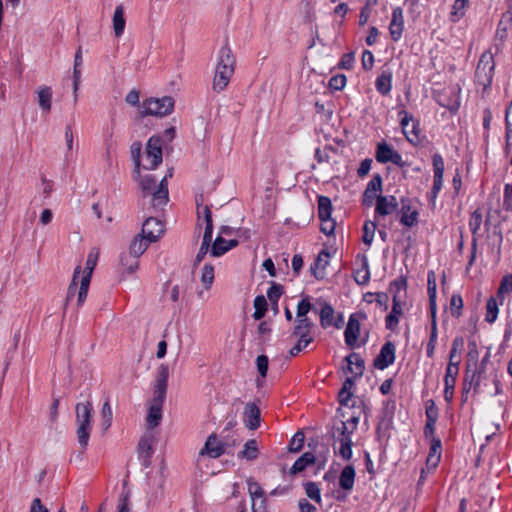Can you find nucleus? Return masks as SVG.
I'll use <instances>...</instances> for the list:
<instances>
[{"label": "nucleus", "mask_w": 512, "mask_h": 512, "mask_svg": "<svg viewBox=\"0 0 512 512\" xmlns=\"http://www.w3.org/2000/svg\"><path fill=\"white\" fill-rule=\"evenodd\" d=\"M359 423L358 416H351L346 420L335 421L331 429V437L335 452L344 460H350L352 457V434L357 429Z\"/></svg>", "instance_id": "1"}, {"label": "nucleus", "mask_w": 512, "mask_h": 512, "mask_svg": "<svg viewBox=\"0 0 512 512\" xmlns=\"http://www.w3.org/2000/svg\"><path fill=\"white\" fill-rule=\"evenodd\" d=\"M235 65L236 60L230 47L227 45L221 47L213 78V89L215 91L220 92L227 87L234 74Z\"/></svg>", "instance_id": "2"}, {"label": "nucleus", "mask_w": 512, "mask_h": 512, "mask_svg": "<svg viewBox=\"0 0 512 512\" xmlns=\"http://www.w3.org/2000/svg\"><path fill=\"white\" fill-rule=\"evenodd\" d=\"M76 413V435L78 443L82 450L88 446L93 422V406L91 402L77 403L75 407Z\"/></svg>", "instance_id": "3"}, {"label": "nucleus", "mask_w": 512, "mask_h": 512, "mask_svg": "<svg viewBox=\"0 0 512 512\" xmlns=\"http://www.w3.org/2000/svg\"><path fill=\"white\" fill-rule=\"evenodd\" d=\"M137 178H139L140 187L143 192V197L151 196L152 206L162 207L168 202V187L166 184V177H164L160 184L156 185V180L151 175H145L141 177L137 174H134Z\"/></svg>", "instance_id": "4"}, {"label": "nucleus", "mask_w": 512, "mask_h": 512, "mask_svg": "<svg viewBox=\"0 0 512 512\" xmlns=\"http://www.w3.org/2000/svg\"><path fill=\"white\" fill-rule=\"evenodd\" d=\"M197 215H198V226L204 225V233L202 238V243L199 248V251L195 257V264H199L206 254L210 252L211 242H212V234H213V221H212V213L208 206L198 205L197 207Z\"/></svg>", "instance_id": "5"}, {"label": "nucleus", "mask_w": 512, "mask_h": 512, "mask_svg": "<svg viewBox=\"0 0 512 512\" xmlns=\"http://www.w3.org/2000/svg\"><path fill=\"white\" fill-rule=\"evenodd\" d=\"M99 259V251L96 248H92L88 255L85 262V267L82 270L80 274V287L78 290V304L82 305L87 297L91 277L93 274V271L97 265Z\"/></svg>", "instance_id": "6"}, {"label": "nucleus", "mask_w": 512, "mask_h": 512, "mask_svg": "<svg viewBox=\"0 0 512 512\" xmlns=\"http://www.w3.org/2000/svg\"><path fill=\"white\" fill-rule=\"evenodd\" d=\"M142 116L164 117L174 109V99L170 96L162 98H149L142 103Z\"/></svg>", "instance_id": "7"}, {"label": "nucleus", "mask_w": 512, "mask_h": 512, "mask_svg": "<svg viewBox=\"0 0 512 512\" xmlns=\"http://www.w3.org/2000/svg\"><path fill=\"white\" fill-rule=\"evenodd\" d=\"M313 323L310 319H302L300 321H295V326L293 330V335L298 338L296 344L290 349V355L296 356L303 349H305L311 342H313L314 337L312 335Z\"/></svg>", "instance_id": "8"}, {"label": "nucleus", "mask_w": 512, "mask_h": 512, "mask_svg": "<svg viewBox=\"0 0 512 512\" xmlns=\"http://www.w3.org/2000/svg\"><path fill=\"white\" fill-rule=\"evenodd\" d=\"M495 69L494 56L491 51L482 53L475 71L477 82L484 88L492 83Z\"/></svg>", "instance_id": "9"}, {"label": "nucleus", "mask_w": 512, "mask_h": 512, "mask_svg": "<svg viewBox=\"0 0 512 512\" xmlns=\"http://www.w3.org/2000/svg\"><path fill=\"white\" fill-rule=\"evenodd\" d=\"M400 125L407 141L416 146L421 142L419 123L414 121L413 116L406 110L399 112Z\"/></svg>", "instance_id": "10"}, {"label": "nucleus", "mask_w": 512, "mask_h": 512, "mask_svg": "<svg viewBox=\"0 0 512 512\" xmlns=\"http://www.w3.org/2000/svg\"><path fill=\"white\" fill-rule=\"evenodd\" d=\"M146 162L145 169H155L162 162V140L158 136L149 138L146 145Z\"/></svg>", "instance_id": "11"}, {"label": "nucleus", "mask_w": 512, "mask_h": 512, "mask_svg": "<svg viewBox=\"0 0 512 512\" xmlns=\"http://www.w3.org/2000/svg\"><path fill=\"white\" fill-rule=\"evenodd\" d=\"M366 319L363 312L353 313L349 316L346 329L344 331L345 343L353 347L358 341L360 335V322Z\"/></svg>", "instance_id": "12"}, {"label": "nucleus", "mask_w": 512, "mask_h": 512, "mask_svg": "<svg viewBox=\"0 0 512 512\" xmlns=\"http://www.w3.org/2000/svg\"><path fill=\"white\" fill-rule=\"evenodd\" d=\"M375 158L379 163L385 164L391 162L399 167H404L405 162L400 153L394 150L385 141L378 143Z\"/></svg>", "instance_id": "13"}, {"label": "nucleus", "mask_w": 512, "mask_h": 512, "mask_svg": "<svg viewBox=\"0 0 512 512\" xmlns=\"http://www.w3.org/2000/svg\"><path fill=\"white\" fill-rule=\"evenodd\" d=\"M460 358L455 364L447 365L444 377V398L449 403L454 396V388L459 373Z\"/></svg>", "instance_id": "14"}, {"label": "nucleus", "mask_w": 512, "mask_h": 512, "mask_svg": "<svg viewBox=\"0 0 512 512\" xmlns=\"http://www.w3.org/2000/svg\"><path fill=\"white\" fill-rule=\"evenodd\" d=\"M395 352V345L390 341L386 342L374 359V367L379 370H384L392 365L395 361Z\"/></svg>", "instance_id": "15"}, {"label": "nucleus", "mask_w": 512, "mask_h": 512, "mask_svg": "<svg viewBox=\"0 0 512 512\" xmlns=\"http://www.w3.org/2000/svg\"><path fill=\"white\" fill-rule=\"evenodd\" d=\"M164 400V397L153 396L146 417L148 429H153L160 424L162 420V407Z\"/></svg>", "instance_id": "16"}, {"label": "nucleus", "mask_w": 512, "mask_h": 512, "mask_svg": "<svg viewBox=\"0 0 512 512\" xmlns=\"http://www.w3.org/2000/svg\"><path fill=\"white\" fill-rule=\"evenodd\" d=\"M141 233L152 243L156 242L164 233V224L155 217H149L144 221Z\"/></svg>", "instance_id": "17"}, {"label": "nucleus", "mask_w": 512, "mask_h": 512, "mask_svg": "<svg viewBox=\"0 0 512 512\" xmlns=\"http://www.w3.org/2000/svg\"><path fill=\"white\" fill-rule=\"evenodd\" d=\"M398 208L397 198L393 195H378L375 204V218L390 215Z\"/></svg>", "instance_id": "18"}, {"label": "nucleus", "mask_w": 512, "mask_h": 512, "mask_svg": "<svg viewBox=\"0 0 512 512\" xmlns=\"http://www.w3.org/2000/svg\"><path fill=\"white\" fill-rule=\"evenodd\" d=\"M139 268V259L127 251H123L119 257L118 272L122 277H128L136 273Z\"/></svg>", "instance_id": "19"}, {"label": "nucleus", "mask_w": 512, "mask_h": 512, "mask_svg": "<svg viewBox=\"0 0 512 512\" xmlns=\"http://www.w3.org/2000/svg\"><path fill=\"white\" fill-rule=\"evenodd\" d=\"M248 492L252 499V512H265L266 498L262 487L257 482L250 480L248 482Z\"/></svg>", "instance_id": "20"}, {"label": "nucleus", "mask_w": 512, "mask_h": 512, "mask_svg": "<svg viewBox=\"0 0 512 512\" xmlns=\"http://www.w3.org/2000/svg\"><path fill=\"white\" fill-rule=\"evenodd\" d=\"M382 176L380 174H374L372 179L368 182L366 189L363 193V204L371 206L373 201H377V196L382 191Z\"/></svg>", "instance_id": "21"}, {"label": "nucleus", "mask_w": 512, "mask_h": 512, "mask_svg": "<svg viewBox=\"0 0 512 512\" xmlns=\"http://www.w3.org/2000/svg\"><path fill=\"white\" fill-rule=\"evenodd\" d=\"M35 94L39 109L43 114L48 115L52 110V88L47 85H40L36 88Z\"/></svg>", "instance_id": "22"}, {"label": "nucleus", "mask_w": 512, "mask_h": 512, "mask_svg": "<svg viewBox=\"0 0 512 512\" xmlns=\"http://www.w3.org/2000/svg\"><path fill=\"white\" fill-rule=\"evenodd\" d=\"M225 445L218 440L215 434L208 436L200 455H207L211 458H218L225 453Z\"/></svg>", "instance_id": "23"}, {"label": "nucleus", "mask_w": 512, "mask_h": 512, "mask_svg": "<svg viewBox=\"0 0 512 512\" xmlns=\"http://www.w3.org/2000/svg\"><path fill=\"white\" fill-rule=\"evenodd\" d=\"M330 253L322 250L310 266V272L316 279H323L326 275L325 270L330 263Z\"/></svg>", "instance_id": "24"}, {"label": "nucleus", "mask_w": 512, "mask_h": 512, "mask_svg": "<svg viewBox=\"0 0 512 512\" xmlns=\"http://www.w3.org/2000/svg\"><path fill=\"white\" fill-rule=\"evenodd\" d=\"M404 29L403 10L400 7L392 11L391 22L389 25L390 36L394 41L400 40Z\"/></svg>", "instance_id": "25"}, {"label": "nucleus", "mask_w": 512, "mask_h": 512, "mask_svg": "<svg viewBox=\"0 0 512 512\" xmlns=\"http://www.w3.org/2000/svg\"><path fill=\"white\" fill-rule=\"evenodd\" d=\"M168 378L169 367L166 364H161L157 369L153 396L166 397Z\"/></svg>", "instance_id": "26"}, {"label": "nucleus", "mask_w": 512, "mask_h": 512, "mask_svg": "<svg viewBox=\"0 0 512 512\" xmlns=\"http://www.w3.org/2000/svg\"><path fill=\"white\" fill-rule=\"evenodd\" d=\"M432 164H433L434 176H433V186H432L431 190H434V192L440 193L442 186H443V174H444V169H445L443 157L438 153L434 154L432 157Z\"/></svg>", "instance_id": "27"}, {"label": "nucleus", "mask_w": 512, "mask_h": 512, "mask_svg": "<svg viewBox=\"0 0 512 512\" xmlns=\"http://www.w3.org/2000/svg\"><path fill=\"white\" fill-rule=\"evenodd\" d=\"M243 422L250 430L260 426V410L255 403H247L243 412Z\"/></svg>", "instance_id": "28"}, {"label": "nucleus", "mask_w": 512, "mask_h": 512, "mask_svg": "<svg viewBox=\"0 0 512 512\" xmlns=\"http://www.w3.org/2000/svg\"><path fill=\"white\" fill-rule=\"evenodd\" d=\"M238 243L239 241L236 239L226 240L224 237L218 235L211 246L210 254L213 257H220L236 247Z\"/></svg>", "instance_id": "29"}, {"label": "nucleus", "mask_w": 512, "mask_h": 512, "mask_svg": "<svg viewBox=\"0 0 512 512\" xmlns=\"http://www.w3.org/2000/svg\"><path fill=\"white\" fill-rule=\"evenodd\" d=\"M393 73L390 68H383L375 81V88L381 95H388L392 89Z\"/></svg>", "instance_id": "30"}, {"label": "nucleus", "mask_w": 512, "mask_h": 512, "mask_svg": "<svg viewBox=\"0 0 512 512\" xmlns=\"http://www.w3.org/2000/svg\"><path fill=\"white\" fill-rule=\"evenodd\" d=\"M403 314L402 305L400 303V297L395 294L393 296V305L391 312L386 316L385 322H386V328L389 330H395L398 326L400 317Z\"/></svg>", "instance_id": "31"}, {"label": "nucleus", "mask_w": 512, "mask_h": 512, "mask_svg": "<svg viewBox=\"0 0 512 512\" xmlns=\"http://www.w3.org/2000/svg\"><path fill=\"white\" fill-rule=\"evenodd\" d=\"M150 243L152 242L148 240L145 235L140 233L133 238L127 252L139 259L140 256L147 250Z\"/></svg>", "instance_id": "32"}, {"label": "nucleus", "mask_w": 512, "mask_h": 512, "mask_svg": "<svg viewBox=\"0 0 512 512\" xmlns=\"http://www.w3.org/2000/svg\"><path fill=\"white\" fill-rule=\"evenodd\" d=\"M345 360L348 363V370L354 375V378L361 377L363 375L365 364L362 357L357 353H351Z\"/></svg>", "instance_id": "33"}, {"label": "nucleus", "mask_w": 512, "mask_h": 512, "mask_svg": "<svg viewBox=\"0 0 512 512\" xmlns=\"http://www.w3.org/2000/svg\"><path fill=\"white\" fill-rule=\"evenodd\" d=\"M436 289V275L434 271H429L427 275V290L429 296L430 314H437Z\"/></svg>", "instance_id": "34"}, {"label": "nucleus", "mask_w": 512, "mask_h": 512, "mask_svg": "<svg viewBox=\"0 0 512 512\" xmlns=\"http://www.w3.org/2000/svg\"><path fill=\"white\" fill-rule=\"evenodd\" d=\"M113 31L116 37L122 36L125 30L126 20L124 18V6L119 4L116 6L113 14Z\"/></svg>", "instance_id": "35"}, {"label": "nucleus", "mask_w": 512, "mask_h": 512, "mask_svg": "<svg viewBox=\"0 0 512 512\" xmlns=\"http://www.w3.org/2000/svg\"><path fill=\"white\" fill-rule=\"evenodd\" d=\"M355 482V469L348 465L343 468L339 477V485L346 491H351Z\"/></svg>", "instance_id": "36"}, {"label": "nucleus", "mask_w": 512, "mask_h": 512, "mask_svg": "<svg viewBox=\"0 0 512 512\" xmlns=\"http://www.w3.org/2000/svg\"><path fill=\"white\" fill-rule=\"evenodd\" d=\"M400 223L406 227H413L418 223V211L412 210L409 204H403L401 208Z\"/></svg>", "instance_id": "37"}, {"label": "nucleus", "mask_w": 512, "mask_h": 512, "mask_svg": "<svg viewBox=\"0 0 512 512\" xmlns=\"http://www.w3.org/2000/svg\"><path fill=\"white\" fill-rule=\"evenodd\" d=\"M259 455L258 443L255 439H250L244 444V448L239 452L238 457L248 461L255 460Z\"/></svg>", "instance_id": "38"}, {"label": "nucleus", "mask_w": 512, "mask_h": 512, "mask_svg": "<svg viewBox=\"0 0 512 512\" xmlns=\"http://www.w3.org/2000/svg\"><path fill=\"white\" fill-rule=\"evenodd\" d=\"M315 456L311 452H305L300 456L291 467V474H297L305 470V468L311 464H314Z\"/></svg>", "instance_id": "39"}, {"label": "nucleus", "mask_w": 512, "mask_h": 512, "mask_svg": "<svg viewBox=\"0 0 512 512\" xmlns=\"http://www.w3.org/2000/svg\"><path fill=\"white\" fill-rule=\"evenodd\" d=\"M154 436L151 432H146L139 441V451L144 454L146 458H150L153 454Z\"/></svg>", "instance_id": "40"}, {"label": "nucleus", "mask_w": 512, "mask_h": 512, "mask_svg": "<svg viewBox=\"0 0 512 512\" xmlns=\"http://www.w3.org/2000/svg\"><path fill=\"white\" fill-rule=\"evenodd\" d=\"M441 457V441L439 439H433L430 446V452L427 457V465L436 467Z\"/></svg>", "instance_id": "41"}, {"label": "nucleus", "mask_w": 512, "mask_h": 512, "mask_svg": "<svg viewBox=\"0 0 512 512\" xmlns=\"http://www.w3.org/2000/svg\"><path fill=\"white\" fill-rule=\"evenodd\" d=\"M332 203L327 196H318V217L319 219L331 218Z\"/></svg>", "instance_id": "42"}, {"label": "nucleus", "mask_w": 512, "mask_h": 512, "mask_svg": "<svg viewBox=\"0 0 512 512\" xmlns=\"http://www.w3.org/2000/svg\"><path fill=\"white\" fill-rule=\"evenodd\" d=\"M334 314L335 311L333 307L328 303H324L320 311V322L323 328L332 326Z\"/></svg>", "instance_id": "43"}, {"label": "nucleus", "mask_w": 512, "mask_h": 512, "mask_svg": "<svg viewBox=\"0 0 512 512\" xmlns=\"http://www.w3.org/2000/svg\"><path fill=\"white\" fill-rule=\"evenodd\" d=\"M470 0H455L450 13L453 22H457L465 15V9Z\"/></svg>", "instance_id": "44"}, {"label": "nucleus", "mask_w": 512, "mask_h": 512, "mask_svg": "<svg viewBox=\"0 0 512 512\" xmlns=\"http://www.w3.org/2000/svg\"><path fill=\"white\" fill-rule=\"evenodd\" d=\"M482 378L483 377L480 376L479 373H472L471 375H469L468 371H467L466 375H465V379H464V381H465L464 391L468 392V390L471 387H473L474 393L475 394L479 393Z\"/></svg>", "instance_id": "45"}, {"label": "nucleus", "mask_w": 512, "mask_h": 512, "mask_svg": "<svg viewBox=\"0 0 512 512\" xmlns=\"http://www.w3.org/2000/svg\"><path fill=\"white\" fill-rule=\"evenodd\" d=\"M498 303L494 297H490L486 303V315L485 321L492 324L496 321L498 317Z\"/></svg>", "instance_id": "46"}, {"label": "nucleus", "mask_w": 512, "mask_h": 512, "mask_svg": "<svg viewBox=\"0 0 512 512\" xmlns=\"http://www.w3.org/2000/svg\"><path fill=\"white\" fill-rule=\"evenodd\" d=\"M141 150L142 145L140 142L132 143L130 147L131 157L134 162V174L140 175V166H141Z\"/></svg>", "instance_id": "47"}, {"label": "nucleus", "mask_w": 512, "mask_h": 512, "mask_svg": "<svg viewBox=\"0 0 512 512\" xmlns=\"http://www.w3.org/2000/svg\"><path fill=\"white\" fill-rule=\"evenodd\" d=\"M214 277V267L211 264H205L201 271V283L206 290L211 288Z\"/></svg>", "instance_id": "48"}, {"label": "nucleus", "mask_w": 512, "mask_h": 512, "mask_svg": "<svg viewBox=\"0 0 512 512\" xmlns=\"http://www.w3.org/2000/svg\"><path fill=\"white\" fill-rule=\"evenodd\" d=\"M376 228L377 225L375 221L368 220L364 223L362 240L366 245L370 246L372 244Z\"/></svg>", "instance_id": "49"}, {"label": "nucleus", "mask_w": 512, "mask_h": 512, "mask_svg": "<svg viewBox=\"0 0 512 512\" xmlns=\"http://www.w3.org/2000/svg\"><path fill=\"white\" fill-rule=\"evenodd\" d=\"M80 274H81V266L78 265L74 269L72 281L69 284L68 290H67V296H66V302H69L76 294L77 292V285L80 283Z\"/></svg>", "instance_id": "50"}, {"label": "nucleus", "mask_w": 512, "mask_h": 512, "mask_svg": "<svg viewBox=\"0 0 512 512\" xmlns=\"http://www.w3.org/2000/svg\"><path fill=\"white\" fill-rule=\"evenodd\" d=\"M254 308L253 317L256 320L262 319L267 311V301L264 296L260 295L254 299Z\"/></svg>", "instance_id": "51"}, {"label": "nucleus", "mask_w": 512, "mask_h": 512, "mask_svg": "<svg viewBox=\"0 0 512 512\" xmlns=\"http://www.w3.org/2000/svg\"><path fill=\"white\" fill-rule=\"evenodd\" d=\"M464 346V339L462 337H456L452 342V347L449 353V363L448 365L455 364L458 359L456 356L461 352Z\"/></svg>", "instance_id": "52"}, {"label": "nucleus", "mask_w": 512, "mask_h": 512, "mask_svg": "<svg viewBox=\"0 0 512 512\" xmlns=\"http://www.w3.org/2000/svg\"><path fill=\"white\" fill-rule=\"evenodd\" d=\"M312 305L308 299V297L302 299L297 306V318L296 321H300L302 319H309L307 317L308 312L311 310Z\"/></svg>", "instance_id": "53"}, {"label": "nucleus", "mask_w": 512, "mask_h": 512, "mask_svg": "<svg viewBox=\"0 0 512 512\" xmlns=\"http://www.w3.org/2000/svg\"><path fill=\"white\" fill-rule=\"evenodd\" d=\"M482 214L479 210H475L469 219V229L473 235H476L481 228Z\"/></svg>", "instance_id": "54"}, {"label": "nucleus", "mask_w": 512, "mask_h": 512, "mask_svg": "<svg viewBox=\"0 0 512 512\" xmlns=\"http://www.w3.org/2000/svg\"><path fill=\"white\" fill-rule=\"evenodd\" d=\"M101 414H102L103 428H104V430H107L111 426L112 417H113L112 408L110 406L109 401L104 402V404L102 406Z\"/></svg>", "instance_id": "55"}, {"label": "nucleus", "mask_w": 512, "mask_h": 512, "mask_svg": "<svg viewBox=\"0 0 512 512\" xmlns=\"http://www.w3.org/2000/svg\"><path fill=\"white\" fill-rule=\"evenodd\" d=\"M450 308L451 314L454 317H459L461 315V310L463 308V299L459 294H453L450 300Z\"/></svg>", "instance_id": "56"}, {"label": "nucleus", "mask_w": 512, "mask_h": 512, "mask_svg": "<svg viewBox=\"0 0 512 512\" xmlns=\"http://www.w3.org/2000/svg\"><path fill=\"white\" fill-rule=\"evenodd\" d=\"M305 436L302 432H297L294 434L289 443V451L290 452H299L304 445Z\"/></svg>", "instance_id": "57"}, {"label": "nucleus", "mask_w": 512, "mask_h": 512, "mask_svg": "<svg viewBox=\"0 0 512 512\" xmlns=\"http://www.w3.org/2000/svg\"><path fill=\"white\" fill-rule=\"evenodd\" d=\"M305 492L310 499L320 503V501H321L320 489L316 483L308 482L305 485Z\"/></svg>", "instance_id": "58"}, {"label": "nucleus", "mask_w": 512, "mask_h": 512, "mask_svg": "<svg viewBox=\"0 0 512 512\" xmlns=\"http://www.w3.org/2000/svg\"><path fill=\"white\" fill-rule=\"evenodd\" d=\"M346 76L343 74H338L330 78L329 87L335 91H341L346 85Z\"/></svg>", "instance_id": "59"}, {"label": "nucleus", "mask_w": 512, "mask_h": 512, "mask_svg": "<svg viewBox=\"0 0 512 512\" xmlns=\"http://www.w3.org/2000/svg\"><path fill=\"white\" fill-rule=\"evenodd\" d=\"M406 287H407V280H406V278L400 277V278L394 280L393 282H391L389 290H390L391 293H393V296L395 294H397L400 297L399 293L401 291H405Z\"/></svg>", "instance_id": "60"}, {"label": "nucleus", "mask_w": 512, "mask_h": 512, "mask_svg": "<svg viewBox=\"0 0 512 512\" xmlns=\"http://www.w3.org/2000/svg\"><path fill=\"white\" fill-rule=\"evenodd\" d=\"M321 227L320 230L326 235H332L335 231L336 222L332 218L320 219Z\"/></svg>", "instance_id": "61"}, {"label": "nucleus", "mask_w": 512, "mask_h": 512, "mask_svg": "<svg viewBox=\"0 0 512 512\" xmlns=\"http://www.w3.org/2000/svg\"><path fill=\"white\" fill-rule=\"evenodd\" d=\"M283 287L280 284H272V286L267 291V296L270 301L276 303L281 295L283 294Z\"/></svg>", "instance_id": "62"}, {"label": "nucleus", "mask_w": 512, "mask_h": 512, "mask_svg": "<svg viewBox=\"0 0 512 512\" xmlns=\"http://www.w3.org/2000/svg\"><path fill=\"white\" fill-rule=\"evenodd\" d=\"M512 291V275H506L503 277L500 286L498 288V295L510 293Z\"/></svg>", "instance_id": "63"}, {"label": "nucleus", "mask_w": 512, "mask_h": 512, "mask_svg": "<svg viewBox=\"0 0 512 512\" xmlns=\"http://www.w3.org/2000/svg\"><path fill=\"white\" fill-rule=\"evenodd\" d=\"M503 205L507 211H512V184L505 185Z\"/></svg>", "instance_id": "64"}]
</instances>
